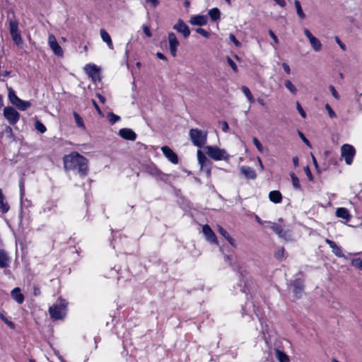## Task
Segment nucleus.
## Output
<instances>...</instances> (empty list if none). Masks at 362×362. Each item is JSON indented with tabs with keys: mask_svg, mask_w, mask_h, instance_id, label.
Here are the masks:
<instances>
[{
	"mask_svg": "<svg viewBox=\"0 0 362 362\" xmlns=\"http://www.w3.org/2000/svg\"><path fill=\"white\" fill-rule=\"evenodd\" d=\"M64 169L65 171H76L81 177L87 176L88 160L77 151H72L63 156Z\"/></svg>",
	"mask_w": 362,
	"mask_h": 362,
	"instance_id": "f257e3e1",
	"label": "nucleus"
},
{
	"mask_svg": "<svg viewBox=\"0 0 362 362\" xmlns=\"http://www.w3.org/2000/svg\"><path fill=\"white\" fill-rule=\"evenodd\" d=\"M67 303L65 299L59 298L58 303L49 308L50 317L54 320H62L66 315Z\"/></svg>",
	"mask_w": 362,
	"mask_h": 362,
	"instance_id": "f03ea898",
	"label": "nucleus"
},
{
	"mask_svg": "<svg viewBox=\"0 0 362 362\" xmlns=\"http://www.w3.org/2000/svg\"><path fill=\"white\" fill-rule=\"evenodd\" d=\"M206 153L209 158L214 160H228L230 156L225 149L218 148L216 146H206Z\"/></svg>",
	"mask_w": 362,
	"mask_h": 362,
	"instance_id": "7ed1b4c3",
	"label": "nucleus"
},
{
	"mask_svg": "<svg viewBox=\"0 0 362 362\" xmlns=\"http://www.w3.org/2000/svg\"><path fill=\"white\" fill-rule=\"evenodd\" d=\"M189 136L192 144L199 148L204 146L206 142V134L199 129H191L189 130Z\"/></svg>",
	"mask_w": 362,
	"mask_h": 362,
	"instance_id": "20e7f679",
	"label": "nucleus"
},
{
	"mask_svg": "<svg viewBox=\"0 0 362 362\" xmlns=\"http://www.w3.org/2000/svg\"><path fill=\"white\" fill-rule=\"evenodd\" d=\"M9 32L13 42L19 46L23 44L21 32L18 30V21L15 18L9 19Z\"/></svg>",
	"mask_w": 362,
	"mask_h": 362,
	"instance_id": "39448f33",
	"label": "nucleus"
},
{
	"mask_svg": "<svg viewBox=\"0 0 362 362\" xmlns=\"http://www.w3.org/2000/svg\"><path fill=\"white\" fill-rule=\"evenodd\" d=\"M141 170L152 177L160 178L163 181H165V177H168L167 175L164 174L155 164L152 163L150 164L143 165Z\"/></svg>",
	"mask_w": 362,
	"mask_h": 362,
	"instance_id": "423d86ee",
	"label": "nucleus"
},
{
	"mask_svg": "<svg viewBox=\"0 0 362 362\" xmlns=\"http://www.w3.org/2000/svg\"><path fill=\"white\" fill-rule=\"evenodd\" d=\"M355 154L356 149L352 145L345 144L341 146V156L344 158L347 165L352 164Z\"/></svg>",
	"mask_w": 362,
	"mask_h": 362,
	"instance_id": "0eeeda50",
	"label": "nucleus"
},
{
	"mask_svg": "<svg viewBox=\"0 0 362 362\" xmlns=\"http://www.w3.org/2000/svg\"><path fill=\"white\" fill-rule=\"evenodd\" d=\"M4 116L11 125H15L20 119L19 112L12 106H7L4 109Z\"/></svg>",
	"mask_w": 362,
	"mask_h": 362,
	"instance_id": "6e6552de",
	"label": "nucleus"
},
{
	"mask_svg": "<svg viewBox=\"0 0 362 362\" xmlns=\"http://www.w3.org/2000/svg\"><path fill=\"white\" fill-rule=\"evenodd\" d=\"M168 41L169 44L170 53L172 57H175L177 56L178 47L180 46V42L174 33H168Z\"/></svg>",
	"mask_w": 362,
	"mask_h": 362,
	"instance_id": "1a4fd4ad",
	"label": "nucleus"
},
{
	"mask_svg": "<svg viewBox=\"0 0 362 362\" xmlns=\"http://www.w3.org/2000/svg\"><path fill=\"white\" fill-rule=\"evenodd\" d=\"M173 28L177 33H181L184 38H187L190 35L191 32L189 26L182 19H179Z\"/></svg>",
	"mask_w": 362,
	"mask_h": 362,
	"instance_id": "9d476101",
	"label": "nucleus"
},
{
	"mask_svg": "<svg viewBox=\"0 0 362 362\" xmlns=\"http://www.w3.org/2000/svg\"><path fill=\"white\" fill-rule=\"evenodd\" d=\"M197 159L201 168L204 169L209 174L211 172V162L201 150L197 151Z\"/></svg>",
	"mask_w": 362,
	"mask_h": 362,
	"instance_id": "9b49d317",
	"label": "nucleus"
},
{
	"mask_svg": "<svg viewBox=\"0 0 362 362\" xmlns=\"http://www.w3.org/2000/svg\"><path fill=\"white\" fill-rule=\"evenodd\" d=\"M49 45L54 54L58 57H62L64 52L62 47L59 45L55 37L53 35H50L48 39Z\"/></svg>",
	"mask_w": 362,
	"mask_h": 362,
	"instance_id": "f8f14e48",
	"label": "nucleus"
},
{
	"mask_svg": "<svg viewBox=\"0 0 362 362\" xmlns=\"http://www.w3.org/2000/svg\"><path fill=\"white\" fill-rule=\"evenodd\" d=\"M202 233L208 242L218 244L216 235L208 224L203 226Z\"/></svg>",
	"mask_w": 362,
	"mask_h": 362,
	"instance_id": "ddd939ff",
	"label": "nucleus"
},
{
	"mask_svg": "<svg viewBox=\"0 0 362 362\" xmlns=\"http://www.w3.org/2000/svg\"><path fill=\"white\" fill-rule=\"evenodd\" d=\"M163 155L173 164H177L179 162L177 155L168 146H163L161 148Z\"/></svg>",
	"mask_w": 362,
	"mask_h": 362,
	"instance_id": "4468645a",
	"label": "nucleus"
},
{
	"mask_svg": "<svg viewBox=\"0 0 362 362\" xmlns=\"http://www.w3.org/2000/svg\"><path fill=\"white\" fill-rule=\"evenodd\" d=\"M293 286V294L296 298H300L303 296V293L304 291V284L303 281L300 279H297L293 281L292 284Z\"/></svg>",
	"mask_w": 362,
	"mask_h": 362,
	"instance_id": "2eb2a0df",
	"label": "nucleus"
},
{
	"mask_svg": "<svg viewBox=\"0 0 362 362\" xmlns=\"http://www.w3.org/2000/svg\"><path fill=\"white\" fill-rule=\"evenodd\" d=\"M119 135L124 139L134 141L136 139V133L131 129L123 128L119 129Z\"/></svg>",
	"mask_w": 362,
	"mask_h": 362,
	"instance_id": "dca6fc26",
	"label": "nucleus"
},
{
	"mask_svg": "<svg viewBox=\"0 0 362 362\" xmlns=\"http://www.w3.org/2000/svg\"><path fill=\"white\" fill-rule=\"evenodd\" d=\"M325 242L327 245H329V246L330 247V248H332V252L338 257H344V255L341 250V247L338 246L337 244L333 241V240H331L329 239H326L325 240Z\"/></svg>",
	"mask_w": 362,
	"mask_h": 362,
	"instance_id": "f3484780",
	"label": "nucleus"
},
{
	"mask_svg": "<svg viewBox=\"0 0 362 362\" xmlns=\"http://www.w3.org/2000/svg\"><path fill=\"white\" fill-rule=\"evenodd\" d=\"M240 172L247 179L255 180L257 177L256 172L250 166H242Z\"/></svg>",
	"mask_w": 362,
	"mask_h": 362,
	"instance_id": "a211bd4d",
	"label": "nucleus"
},
{
	"mask_svg": "<svg viewBox=\"0 0 362 362\" xmlns=\"http://www.w3.org/2000/svg\"><path fill=\"white\" fill-rule=\"evenodd\" d=\"M189 23L194 25H205L207 23V17L202 15L194 16L191 17Z\"/></svg>",
	"mask_w": 362,
	"mask_h": 362,
	"instance_id": "6ab92c4d",
	"label": "nucleus"
},
{
	"mask_svg": "<svg viewBox=\"0 0 362 362\" xmlns=\"http://www.w3.org/2000/svg\"><path fill=\"white\" fill-rule=\"evenodd\" d=\"M271 229L280 238L287 239L288 231L284 230L282 226L276 223H272Z\"/></svg>",
	"mask_w": 362,
	"mask_h": 362,
	"instance_id": "aec40b11",
	"label": "nucleus"
},
{
	"mask_svg": "<svg viewBox=\"0 0 362 362\" xmlns=\"http://www.w3.org/2000/svg\"><path fill=\"white\" fill-rule=\"evenodd\" d=\"M10 210V206L6 200L2 189L0 188V212L5 214Z\"/></svg>",
	"mask_w": 362,
	"mask_h": 362,
	"instance_id": "412c9836",
	"label": "nucleus"
},
{
	"mask_svg": "<svg viewBox=\"0 0 362 362\" xmlns=\"http://www.w3.org/2000/svg\"><path fill=\"white\" fill-rule=\"evenodd\" d=\"M336 216L338 218L344 219L346 221H349L351 218L349 211L344 207H339L336 211Z\"/></svg>",
	"mask_w": 362,
	"mask_h": 362,
	"instance_id": "4be33fe9",
	"label": "nucleus"
},
{
	"mask_svg": "<svg viewBox=\"0 0 362 362\" xmlns=\"http://www.w3.org/2000/svg\"><path fill=\"white\" fill-rule=\"evenodd\" d=\"M100 37H101L102 40L105 42H106L107 47L110 49H113L114 45H113L112 39H111L110 35L108 34V33L104 28H101L100 30Z\"/></svg>",
	"mask_w": 362,
	"mask_h": 362,
	"instance_id": "5701e85b",
	"label": "nucleus"
},
{
	"mask_svg": "<svg viewBox=\"0 0 362 362\" xmlns=\"http://www.w3.org/2000/svg\"><path fill=\"white\" fill-rule=\"evenodd\" d=\"M269 199L274 204H279L282 202V194L279 190H273L269 192Z\"/></svg>",
	"mask_w": 362,
	"mask_h": 362,
	"instance_id": "b1692460",
	"label": "nucleus"
},
{
	"mask_svg": "<svg viewBox=\"0 0 362 362\" xmlns=\"http://www.w3.org/2000/svg\"><path fill=\"white\" fill-rule=\"evenodd\" d=\"M11 296L18 304L23 303L25 299L23 294L21 293V289L18 287L12 290Z\"/></svg>",
	"mask_w": 362,
	"mask_h": 362,
	"instance_id": "393cba45",
	"label": "nucleus"
},
{
	"mask_svg": "<svg viewBox=\"0 0 362 362\" xmlns=\"http://www.w3.org/2000/svg\"><path fill=\"white\" fill-rule=\"evenodd\" d=\"M9 258L4 250H0V268L8 267Z\"/></svg>",
	"mask_w": 362,
	"mask_h": 362,
	"instance_id": "a878e982",
	"label": "nucleus"
},
{
	"mask_svg": "<svg viewBox=\"0 0 362 362\" xmlns=\"http://www.w3.org/2000/svg\"><path fill=\"white\" fill-rule=\"evenodd\" d=\"M208 14L213 21H216L221 18V11L218 8H213L210 9Z\"/></svg>",
	"mask_w": 362,
	"mask_h": 362,
	"instance_id": "bb28decb",
	"label": "nucleus"
},
{
	"mask_svg": "<svg viewBox=\"0 0 362 362\" xmlns=\"http://www.w3.org/2000/svg\"><path fill=\"white\" fill-rule=\"evenodd\" d=\"M290 177L291 179L292 185H293V188L297 190H301L302 189L301 185L300 184V180H299L298 177H297V175L294 173H291Z\"/></svg>",
	"mask_w": 362,
	"mask_h": 362,
	"instance_id": "cd10ccee",
	"label": "nucleus"
},
{
	"mask_svg": "<svg viewBox=\"0 0 362 362\" xmlns=\"http://www.w3.org/2000/svg\"><path fill=\"white\" fill-rule=\"evenodd\" d=\"M276 357L279 362H289V358L288 355H286L284 351H280L279 349H276L275 351Z\"/></svg>",
	"mask_w": 362,
	"mask_h": 362,
	"instance_id": "c85d7f7f",
	"label": "nucleus"
},
{
	"mask_svg": "<svg viewBox=\"0 0 362 362\" xmlns=\"http://www.w3.org/2000/svg\"><path fill=\"white\" fill-rule=\"evenodd\" d=\"M310 43L313 47V49L315 51V52H319L322 49V44L320 42V41L317 38L315 37V36L310 39Z\"/></svg>",
	"mask_w": 362,
	"mask_h": 362,
	"instance_id": "c756f323",
	"label": "nucleus"
},
{
	"mask_svg": "<svg viewBox=\"0 0 362 362\" xmlns=\"http://www.w3.org/2000/svg\"><path fill=\"white\" fill-rule=\"evenodd\" d=\"M241 90L243 91V93H244L250 103H253L255 102V98L248 87L243 86L241 87Z\"/></svg>",
	"mask_w": 362,
	"mask_h": 362,
	"instance_id": "7c9ffc66",
	"label": "nucleus"
},
{
	"mask_svg": "<svg viewBox=\"0 0 362 362\" xmlns=\"http://www.w3.org/2000/svg\"><path fill=\"white\" fill-rule=\"evenodd\" d=\"M73 115L74 117L75 122H76V126L78 127H79V128H81V129H85V124H84L83 118L76 111H74Z\"/></svg>",
	"mask_w": 362,
	"mask_h": 362,
	"instance_id": "2f4dec72",
	"label": "nucleus"
},
{
	"mask_svg": "<svg viewBox=\"0 0 362 362\" xmlns=\"http://www.w3.org/2000/svg\"><path fill=\"white\" fill-rule=\"evenodd\" d=\"M8 99L10 100V102L14 105H17L18 103H19L21 100V98H19L16 94L15 93V92L13 90H12L11 89L9 90L8 92Z\"/></svg>",
	"mask_w": 362,
	"mask_h": 362,
	"instance_id": "473e14b6",
	"label": "nucleus"
},
{
	"mask_svg": "<svg viewBox=\"0 0 362 362\" xmlns=\"http://www.w3.org/2000/svg\"><path fill=\"white\" fill-rule=\"evenodd\" d=\"M295 7L296 8V12L300 18L304 19L305 18V14L304 13L300 3L298 0H295L294 1Z\"/></svg>",
	"mask_w": 362,
	"mask_h": 362,
	"instance_id": "72a5a7b5",
	"label": "nucleus"
},
{
	"mask_svg": "<svg viewBox=\"0 0 362 362\" xmlns=\"http://www.w3.org/2000/svg\"><path fill=\"white\" fill-rule=\"evenodd\" d=\"M31 106V103L27 100H21L19 103L16 105V107L21 111H24Z\"/></svg>",
	"mask_w": 362,
	"mask_h": 362,
	"instance_id": "f704fd0d",
	"label": "nucleus"
},
{
	"mask_svg": "<svg viewBox=\"0 0 362 362\" xmlns=\"http://www.w3.org/2000/svg\"><path fill=\"white\" fill-rule=\"evenodd\" d=\"M107 119L112 124L119 122L121 119L119 116L115 115V113H113L112 112H108Z\"/></svg>",
	"mask_w": 362,
	"mask_h": 362,
	"instance_id": "c9c22d12",
	"label": "nucleus"
},
{
	"mask_svg": "<svg viewBox=\"0 0 362 362\" xmlns=\"http://www.w3.org/2000/svg\"><path fill=\"white\" fill-rule=\"evenodd\" d=\"M284 85L286 88L293 95H296L297 93V89L295 86L292 83V82L289 80H286Z\"/></svg>",
	"mask_w": 362,
	"mask_h": 362,
	"instance_id": "e433bc0d",
	"label": "nucleus"
},
{
	"mask_svg": "<svg viewBox=\"0 0 362 362\" xmlns=\"http://www.w3.org/2000/svg\"><path fill=\"white\" fill-rule=\"evenodd\" d=\"M35 127L41 134H44L47 131L46 127L40 120H36L35 121Z\"/></svg>",
	"mask_w": 362,
	"mask_h": 362,
	"instance_id": "4c0bfd02",
	"label": "nucleus"
},
{
	"mask_svg": "<svg viewBox=\"0 0 362 362\" xmlns=\"http://www.w3.org/2000/svg\"><path fill=\"white\" fill-rule=\"evenodd\" d=\"M87 71L88 74L93 76V75L98 74L100 69L95 64H88Z\"/></svg>",
	"mask_w": 362,
	"mask_h": 362,
	"instance_id": "58836bf2",
	"label": "nucleus"
},
{
	"mask_svg": "<svg viewBox=\"0 0 362 362\" xmlns=\"http://www.w3.org/2000/svg\"><path fill=\"white\" fill-rule=\"evenodd\" d=\"M351 265L355 268L362 270V259L361 258H354L351 261Z\"/></svg>",
	"mask_w": 362,
	"mask_h": 362,
	"instance_id": "ea45409f",
	"label": "nucleus"
},
{
	"mask_svg": "<svg viewBox=\"0 0 362 362\" xmlns=\"http://www.w3.org/2000/svg\"><path fill=\"white\" fill-rule=\"evenodd\" d=\"M252 142H253L254 145L256 146V148H257L258 151L260 153H262L264 148H263V146L262 145L261 142L258 140V139L256 137H253Z\"/></svg>",
	"mask_w": 362,
	"mask_h": 362,
	"instance_id": "a19ab883",
	"label": "nucleus"
},
{
	"mask_svg": "<svg viewBox=\"0 0 362 362\" xmlns=\"http://www.w3.org/2000/svg\"><path fill=\"white\" fill-rule=\"evenodd\" d=\"M298 135L300 136V138L302 139V141H303V143L308 146V147L310 148H312V145L310 144V142L309 141V140L305 136L304 134L300 132V131H298Z\"/></svg>",
	"mask_w": 362,
	"mask_h": 362,
	"instance_id": "79ce46f5",
	"label": "nucleus"
},
{
	"mask_svg": "<svg viewBox=\"0 0 362 362\" xmlns=\"http://www.w3.org/2000/svg\"><path fill=\"white\" fill-rule=\"evenodd\" d=\"M196 32L206 38H208L209 37V33L204 28H198L196 29Z\"/></svg>",
	"mask_w": 362,
	"mask_h": 362,
	"instance_id": "37998d69",
	"label": "nucleus"
},
{
	"mask_svg": "<svg viewBox=\"0 0 362 362\" xmlns=\"http://www.w3.org/2000/svg\"><path fill=\"white\" fill-rule=\"evenodd\" d=\"M227 62H228V64H229V66L231 67V69L235 71V72H238V66L236 65V64L233 61V59H231L230 57H227Z\"/></svg>",
	"mask_w": 362,
	"mask_h": 362,
	"instance_id": "c03bdc74",
	"label": "nucleus"
},
{
	"mask_svg": "<svg viewBox=\"0 0 362 362\" xmlns=\"http://www.w3.org/2000/svg\"><path fill=\"white\" fill-rule=\"evenodd\" d=\"M296 108L298 111V112L300 113V115H301V117L303 118H305L306 117V113L304 111V110L303 109V107H301L300 104L297 102L296 103Z\"/></svg>",
	"mask_w": 362,
	"mask_h": 362,
	"instance_id": "a18cd8bd",
	"label": "nucleus"
},
{
	"mask_svg": "<svg viewBox=\"0 0 362 362\" xmlns=\"http://www.w3.org/2000/svg\"><path fill=\"white\" fill-rule=\"evenodd\" d=\"M304 170H305V174H306V175H307V177H308V180H309L310 181H313V180H314V177H313V174H312V173H311V171H310V170L309 167H308V166H306V167L304 168Z\"/></svg>",
	"mask_w": 362,
	"mask_h": 362,
	"instance_id": "49530a36",
	"label": "nucleus"
},
{
	"mask_svg": "<svg viewBox=\"0 0 362 362\" xmlns=\"http://www.w3.org/2000/svg\"><path fill=\"white\" fill-rule=\"evenodd\" d=\"M19 188H20L21 197H23L25 195V187H24L23 179H21V180L19 181Z\"/></svg>",
	"mask_w": 362,
	"mask_h": 362,
	"instance_id": "de8ad7c7",
	"label": "nucleus"
},
{
	"mask_svg": "<svg viewBox=\"0 0 362 362\" xmlns=\"http://www.w3.org/2000/svg\"><path fill=\"white\" fill-rule=\"evenodd\" d=\"M142 28H143V31H144V34L148 37H151L152 36L151 31L150 30V28L148 25H144Z\"/></svg>",
	"mask_w": 362,
	"mask_h": 362,
	"instance_id": "09e8293b",
	"label": "nucleus"
},
{
	"mask_svg": "<svg viewBox=\"0 0 362 362\" xmlns=\"http://www.w3.org/2000/svg\"><path fill=\"white\" fill-rule=\"evenodd\" d=\"M325 108L328 111V113H329V115L331 118H333V117H336V113L334 112V111L332 109V107H330V105L329 104H327L325 105Z\"/></svg>",
	"mask_w": 362,
	"mask_h": 362,
	"instance_id": "8fccbe9b",
	"label": "nucleus"
},
{
	"mask_svg": "<svg viewBox=\"0 0 362 362\" xmlns=\"http://www.w3.org/2000/svg\"><path fill=\"white\" fill-rule=\"evenodd\" d=\"M329 90L331 91L332 93V95H333L334 98H335L336 99H339V93H337V91L336 90L335 88L333 86H329Z\"/></svg>",
	"mask_w": 362,
	"mask_h": 362,
	"instance_id": "3c124183",
	"label": "nucleus"
},
{
	"mask_svg": "<svg viewBox=\"0 0 362 362\" xmlns=\"http://www.w3.org/2000/svg\"><path fill=\"white\" fill-rule=\"evenodd\" d=\"M229 39L235 44V46H240V42L236 39L235 36L233 34H230Z\"/></svg>",
	"mask_w": 362,
	"mask_h": 362,
	"instance_id": "603ef678",
	"label": "nucleus"
},
{
	"mask_svg": "<svg viewBox=\"0 0 362 362\" xmlns=\"http://www.w3.org/2000/svg\"><path fill=\"white\" fill-rule=\"evenodd\" d=\"M335 41L337 42V43L339 45V46L343 51L346 50V45L341 41V40L339 39V37H337V36L335 37Z\"/></svg>",
	"mask_w": 362,
	"mask_h": 362,
	"instance_id": "864d4df0",
	"label": "nucleus"
},
{
	"mask_svg": "<svg viewBox=\"0 0 362 362\" xmlns=\"http://www.w3.org/2000/svg\"><path fill=\"white\" fill-rule=\"evenodd\" d=\"M269 35L272 38V40H274V42L276 45H277L279 43V39H278L277 36L274 34V33L272 30H269Z\"/></svg>",
	"mask_w": 362,
	"mask_h": 362,
	"instance_id": "5fc2aeb1",
	"label": "nucleus"
},
{
	"mask_svg": "<svg viewBox=\"0 0 362 362\" xmlns=\"http://www.w3.org/2000/svg\"><path fill=\"white\" fill-rule=\"evenodd\" d=\"M218 232L225 239L229 235L228 233L221 226H218Z\"/></svg>",
	"mask_w": 362,
	"mask_h": 362,
	"instance_id": "6e6d98bb",
	"label": "nucleus"
},
{
	"mask_svg": "<svg viewBox=\"0 0 362 362\" xmlns=\"http://www.w3.org/2000/svg\"><path fill=\"white\" fill-rule=\"evenodd\" d=\"M284 248L281 247L277 252L275 253V257L276 259H281L284 257Z\"/></svg>",
	"mask_w": 362,
	"mask_h": 362,
	"instance_id": "4d7b16f0",
	"label": "nucleus"
},
{
	"mask_svg": "<svg viewBox=\"0 0 362 362\" xmlns=\"http://www.w3.org/2000/svg\"><path fill=\"white\" fill-rule=\"evenodd\" d=\"M282 67H283V69L284 71L287 74H291V69H290V66H288V64L284 62L282 64Z\"/></svg>",
	"mask_w": 362,
	"mask_h": 362,
	"instance_id": "13d9d810",
	"label": "nucleus"
},
{
	"mask_svg": "<svg viewBox=\"0 0 362 362\" xmlns=\"http://www.w3.org/2000/svg\"><path fill=\"white\" fill-rule=\"evenodd\" d=\"M304 34L306 36V37L309 40V41L310 40L311 38L314 37L311 32L307 28L304 30Z\"/></svg>",
	"mask_w": 362,
	"mask_h": 362,
	"instance_id": "bf43d9fd",
	"label": "nucleus"
},
{
	"mask_svg": "<svg viewBox=\"0 0 362 362\" xmlns=\"http://www.w3.org/2000/svg\"><path fill=\"white\" fill-rule=\"evenodd\" d=\"M226 240L228 242V243L233 247H235V240L229 235L226 237Z\"/></svg>",
	"mask_w": 362,
	"mask_h": 362,
	"instance_id": "052dcab7",
	"label": "nucleus"
},
{
	"mask_svg": "<svg viewBox=\"0 0 362 362\" xmlns=\"http://www.w3.org/2000/svg\"><path fill=\"white\" fill-rule=\"evenodd\" d=\"M276 4L280 6L281 8H284L286 6L285 0H274Z\"/></svg>",
	"mask_w": 362,
	"mask_h": 362,
	"instance_id": "680f3d73",
	"label": "nucleus"
},
{
	"mask_svg": "<svg viewBox=\"0 0 362 362\" xmlns=\"http://www.w3.org/2000/svg\"><path fill=\"white\" fill-rule=\"evenodd\" d=\"M156 57L160 59H162V60H164V61H168V59L167 57L165 56L164 54L161 53V52H157L156 54Z\"/></svg>",
	"mask_w": 362,
	"mask_h": 362,
	"instance_id": "e2e57ef3",
	"label": "nucleus"
},
{
	"mask_svg": "<svg viewBox=\"0 0 362 362\" xmlns=\"http://www.w3.org/2000/svg\"><path fill=\"white\" fill-rule=\"evenodd\" d=\"M0 319L6 324L9 320L6 317L4 312H0Z\"/></svg>",
	"mask_w": 362,
	"mask_h": 362,
	"instance_id": "0e129e2a",
	"label": "nucleus"
},
{
	"mask_svg": "<svg viewBox=\"0 0 362 362\" xmlns=\"http://www.w3.org/2000/svg\"><path fill=\"white\" fill-rule=\"evenodd\" d=\"M228 129H229V127H228V123L226 121H223L222 122V130L226 132L228 130Z\"/></svg>",
	"mask_w": 362,
	"mask_h": 362,
	"instance_id": "69168bd1",
	"label": "nucleus"
},
{
	"mask_svg": "<svg viewBox=\"0 0 362 362\" xmlns=\"http://www.w3.org/2000/svg\"><path fill=\"white\" fill-rule=\"evenodd\" d=\"M96 96L102 103H105V98L103 95H101L100 93H96Z\"/></svg>",
	"mask_w": 362,
	"mask_h": 362,
	"instance_id": "338daca9",
	"label": "nucleus"
},
{
	"mask_svg": "<svg viewBox=\"0 0 362 362\" xmlns=\"http://www.w3.org/2000/svg\"><path fill=\"white\" fill-rule=\"evenodd\" d=\"M93 106H94L95 109L96 110V111H97L98 113H100H100L102 112H101V110H100V108L99 105H98V103H97L95 100H93Z\"/></svg>",
	"mask_w": 362,
	"mask_h": 362,
	"instance_id": "774afa93",
	"label": "nucleus"
}]
</instances>
